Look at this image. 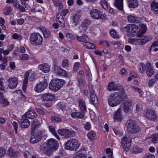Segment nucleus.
I'll use <instances>...</instances> for the list:
<instances>
[{
    "mask_svg": "<svg viewBox=\"0 0 158 158\" xmlns=\"http://www.w3.org/2000/svg\"><path fill=\"white\" fill-rule=\"evenodd\" d=\"M134 27L132 33V36H134L137 35L139 38L131 39V42L133 44L136 45H142L152 40V37L151 36H144L141 34L140 32L138 33L139 29L138 28L137 25L134 24Z\"/></svg>",
    "mask_w": 158,
    "mask_h": 158,
    "instance_id": "obj_1",
    "label": "nucleus"
},
{
    "mask_svg": "<svg viewBox=\"0 0 158 158\" xmlns=\"http://www.w3.org/2000/svg\"><path fill=\"white\" fill-rule=\"evenodd\" d=\"M65 83V81L63 79L52 80L49 84V89L52 91L56 92L60 89Z\"/></svg>",
    "mask_w": 158,
    "mask_h": 158,
    "instance_id": "obj_2",
    "label": "nucleus"
},
{
    "mask_svg": "<svg viewBox=\"0 0 158 158\" xmlns=\"http://www.w3.org/2000/svg\"><path fill=\"white\" fill-rule=\"evenodd\" d=\"M128 132L133 134L136 133L140 131V128L137 124L136 122L133 120L130 119L126 123Z\"/></svg>",
    "mask_w": 158,
    "mask_h": 158,
    "instance_id": "obj_3",
    "label": "nucleus"
},
{
    "mask_svg": "<svg viewBox=\"0 0 158 158\" xmlns=\"http://www.w3.org/2000/svg\"><path fill=\"white\" fill-rule=\"evenodd\" d=\"M43 40L42 37L38 33H32L30 35V42L34 46L41 44Z\"/></svg>",
    "mask_w": 158,
    "mask_h": 158,
    "instance_id": "obj_4",
    "label": "nucleus"
},
{
    "mask_svg": "<svg viewBox=\"0 0 158 158\" xmlns=\"http://www.w3.org/2000/svg\"><path fill=\"white\" fill-rule=\"evenodd\" d=\"M121 99V97L118 94L114 93H112L108 98V103L111 106L114 107L119 104Z\"/></svg>",
    "mask_w": 158,
    "mask_h": 158,
    "instance_id": "obj_5",
    "label": "nucleus"
},
{
    "mask_svg": "<svg viewBox=\"0 0 158 158\" xmlns=\"http://www.w3.org/2000/svg\"><path fill=\"white\" fill-rule=\"evenodd\" d=\"M88 87L90 95V103H92L94 106H96L98 102V99L94 93V91L93 89V86L92 85L89 84L88 85Z\"/></svg>",
    "mask_w": 158,
    "mask_h": 158,
    "instance_id": "obj_6",
    "label": "nucleus"
},
{
    "mask_svg": "<svg viewBox=\"0 0 158 158\" xmlns=\"http://www.w3.org/2000/svg\"><path fill=\"white\" fill-rule=\"evenodd\" d=\"M91 17L95 19H103L106 16L105 14H102L101 12L98 9H93L90 12Z\"/></svg>",
    "mask_w": 158,
    "mask_h": 158,
    "instance_id": "obj_7",
    "label": "nucleus"
},
{
    "mask_svg": "<svg viewBox=\"0 0 158 158\" xmlns=\"http://www.w3.org/2000/svg\"><path fill=\"white\" fill-rule=\"evenodd\" d=\"M131 138L128 135H125L122 138L121 143L123 148H129L131 145Z\"/></svg>",
    "mask_w": 158,
    "mask_h": 158,
    "instance_id": "obj_8",
    "label": "nucleus"
},
{
    "mask_svg": "<svg viewBox=\"0 0 158 158\" xmlns=\"http://www.w3.org/2000/svg\"><path fill=\"white\" fill-rule=\"evenodd\" d=\"M80 144V143L77 140L71 139L65 143V146L66 148L67 147L68 148H78Z\"/></svg>",
    "mask_w": 158,
    "mask_h": 158,
    "instance_id": "obj_9",
    "label": "nucleus"
},
{
    "mask_svg": "<svg viewBox=\"0 0 158 158\" xmlns=\"http://www.w3.org/2000/svg\"><path fill=\"white\" fill-rule=\"evenodd\" d=\"M48 85L47 80H45L37 84L35 87L34 89L37 92H41L46 89Z\"/></svg>",
    "mask_w": 158,
    "mask_h": 158,
    "instance_id": "obj_10",
    "label": "nucleus"
},
{
    "mask_svg": "<svg viewBox=\"0 0 158 158\" xmlns=\"http://www.w3.org/2000/svg\"><path fill=\"white\" fill-rule=\"evenodd\" d=\"M58 132L59 135L65 136L66 138L72 137L74 135L75 133L74 131H70L69 130L67 129H59L58 131Z\"/></svg>",
    "mask_w": 158,
    "mask_h": 158,
    "instance_id": "obj_11",
    "label": "nucleus"
},
{
    "mask_svg": "<svg viewBox=\"0 0 158 158\" xmlns=\"http://www.w3.org/2000/svg\"><path fill=\"white\" fill-rule=\"evenodd\" d=\"M132 105V101L130 99L125 100L123 105V109L125 113H129L131 110Z\"/></svg>",
    "mask_w": 158,
    "mask_h": 158,
    "instance_id": "obj_12",
    "label": "nucleus"
},
{
    "mask_svg": "<svg viewBox=\"0 0 158 158\" xmlns=\"http://www.w3.org/2000/svg\"><path fill=\"white\" fill-rule=\"evenodd\" d=\"M20 126L22 128H27L30 126V123L25 116L24 115L22 116V119L19 122Z\"/></svg>",
    "mask_w": 158,
    "mask_h": 158,
    "instance_id": "obj_13",
    "label": "nucleus"
},
{
    "mask_svg": "<svg viewBox=\"0 0 158 158\" xmlns=\"http://www.w3.org/2000/svg\"><path fill=\"white\" fill-rule=\"evenodd\" d=\"M54 72L58 75L65 77L67 76V72L64 69H62L60 66L55 65L53 69Z\"/></svg>",
    "mask_w": 158,
    "mask_h": 158,
    "instance_id": "obj_14",
    "label": "nucleus"
},
{
    "mask_svg": "<svg viewBox=\"0 0 158 158\" xmlns=\"http://www.w3.org/2000/svg\"><path fill=\"white\" fill-rule=\"evenodd\" d=\"M41 122L38 119H35L33 120L31 124V127L30 133L31 134L34 133L37 127L41 126Z\"/></svg>",
    "mask_w": 158,
    "mask_h": 158,
    "instance_id": "obj_15",
    "label": "nucleus"
},
{
    "mask_svg": "<svg viewBox=\"0 0 158 158\" xmlns=\"http://www.w3.org/2000/svg\"><path fill=\"white\" fill-rule=\"evenodd\" d=\"M7 81L9 83L8 85L9 87L12 89L16 87L18 82V80L16 77L8 79Z\"/></svg>",
    "mask_w": 158,
    "mask_h": 158,
    "instance_id": "obj_16",
    "label": "nucleus"
},
{
    "mask_svg": "<svg viewBox=\"0 0 158 158\" xmlns=\"http://www.w3.org/2000/svg\"><path fill=\"white\" fill-rule=\"evenodd\" d=\"M145 116L147 119L152 121L155 120L156 118V115L155 111L152 110H147Z\"/></svg>",
    "mask_w": 158,
    "mask_h": 158,
    "instance_id": "obj_17",
    "label": "nucleus"
},
{
    "mask_svg": "<svg viewBox=\"0 0 158 158\" xmlns=\"http://www.w3.org/2000/svg\"><path fill=\"white\" fill-rule=\"evenodd\" d=\"M48 148H57L58 147V143L56 140L51 139L46 142Z\"/></svg>",
    "mask_w": 158,
    "mask_h": 158,
    "instance_id": "obj_18",
    "label": "nucleus"
},
{
    "mask_svg": "<svg viewBox=\"0 0 158 158\" xmlns=\"http://www.w3.org/2000/svg\"><path fill=\"white\" fill-rule=\"evenodd\" d=\"M55 99L54 94L51 93H46L41 95V100L44 101H52Z\"/></svg>",
    "mask_w": 158,
    "mask_h": 158,
    "instance_id": "obj_19",
    "label": "nucleus"
},
{
    "mask_svg": "<svg viewBox=\"0 0 158 158\" xmlns=\"http://www.w3.org/2000/svg\"><path fill=\"white\" fill-rule=\"evenodd\" d=\"M121 109L119 108L115 112L114 114L113 119L115 122H121L122 119L121 114Z\"/></svg>",
    "mask_w": 158,
    "mask_h": 158,
    "instance_id": "obj_20",
    "label": "nucleus"
},
{
    "mask_svg": "<svg viewBox=\"0 0 158 158\" xmlns=\"http://www.w3.org/2000/svg\"><path fill=\"white\" fill-rule=\"evenodd\" d=\"M127 19L129 22L138 23L140 21V19L135 15H131L127 16Z\"/></svg>",
    "mask_w": 158,
    "mask_h": 158,
    "instance_id": "obj_21",
    "label": "nucleus"
},
{
    "mask_svg": "<svg viewBox=\"0 0 158 158\" xmlns=\"http://www.w3.org/2000/svg\"><path fill=\"white\" fill-rule=\"evenodd\" d=\"M146 74L148 77H151L154 74L155 72L153 70L150 62H148L146 64Z\"/></svg>",
    "mask_w": 158,
    "mask_h": 158,
    "instance_id": "obj_22",
    "label": "nucleus"
},
{
    "mask_svg": "<svg viewBox=\"0 0 158 158\" xmlns=\"http://www.w3.org/2000/svg\"><path fill=\"white\" fill-rule=\"evenodd\" d=\"M26 118L29 119H33L37 117V115L35 111L31 110L26 112L24 115Z\"/></svg>",
    "mask_w": 158,
    "mask_h": 158,
    "instance_id": "obj_23",
    "label": "nucleus"
},
{
    "mask_svg": "<svg viewBox=\"0 0 158 158\" xmlns=\"http://www.w3.org/2000/svg\"><path fill=\"white\" fill-rule=\"evenodd\" d=\"M39 69L44 72V73H47L50 71V68L48 65L47 64H40L38 67Z\"/></svg>",
    "mask_w": 158,
    "mask_h": 158,
    "instance_id": "obj_24",
    "label": "nucleus"
},
{
    "mask_svg": "<svg viewBox=\"0 0 158 158\" xmlns=\"http://www.w3.org/2000/svg\"><path fill=\"white\" fill-rule=\"evenodd\" d=\"M79 106L81 111L82 113H85L86 111V105L85 101L82 99L79 100L78 101Z\"/></svg>",
    "mask_w": 158,
    "mask_h": 158,
    "instance_id": "obj_25",
    "label": "nucleus"
},
{
    "mask_svg": "<svg viewBox=\"0 0 158 158\" xmlns=\"http://www.w3.org/2000/svg\"><path fill=\"white\" fill-rule=\"evenodd\" d=\"M130 7L133 8L137 7L139 5L138 1L137 0H127Z\"/></svg>",
    "mask_w": 158,
    "mask_h": 158,
    "instance_id": "obj_26",
    "label": "nucleus"
},
{
    "mask_svg": "<svg viewBox=\"0 0 158 158\" xmlns=\"http://www.w3.org/2000/svg\"><path fill=\"white\" fill-rule=\"evenodd\" d=\"M91 23V22L90 20L87 19H85L81 24V27L82 29L85 31L87 29L88 26H89Z\"/></svg>",
    "mask_w": 158,
    "mask_h": 158,
    "instance_id": "obj_27",
    "label": "nucleus"
},
{
    "mask_svg": "<svg viewBox=\"0 0 158 158\" xmlns=\"http://www.w3.org/2000/svg\"><path fill=\"white\" fill-rule=\"evenodd\" d=\"M83 44L87 49H95L96 48L94 44L90 43L88 41L86 42L83 43Z\"/></svg>",
    "mask_w": 158,
    "mask_h": 158,
    "instance_id": "obj_28",
    "label": "nucleus"
},
{
    "mask_svg": "<svg viewBox=\"0 0 158 158\" xmlns=\"http://www.w3.org/2000/svg\"><path fill=\"white\" fill-rule=\"evenodd\" d=\"M134 24H129L125 27L124 30H126L130 36H132V33Z\"/></svg>",
    "mask_w": 158,
    "mask_h": 158,
    "instance_id": "obj_29",
    "label": "nucleus"
},
{
    "mask_svg": "<svg viewBox=\"0 0 158 158\" xmlns=\"http://www.w3.org/2000/svg\"><path fill=\"white\" fill-rule=\"evenodd\" d=\"M32 135L30 139V141L31 143H35L39 142L41 139L40 138L36 133L35 134Z\"/></svg>",
    "mask_w": 158,
    "mask_h": 158,
    "instance_id": "obj_30",
    "label": "nucleus"
},
{
    "mask_svg": "<svg viewBox=\"0 0 158 158\" xmlns=\"http://www.w3.org/2000/svg\"><path fill=\"white\" fill-rule=\"evenodd\" d=\"M123 0H116L115 6L119 10H122L123 9Z\"/></svg>",
    "mask_w": 158,
    "mask_h": 158,
    "instance_id": "obj_31",
    "label": "nucleus"
},
{
    "mask_svg": "<svg viewBox=\"0 0 158 158\" xmlns=\"http://www.w3.org/2000/svg\"><path fill=\"white\" fill-rule=\"evenodd\" d=\"M7 154L10 157L13 158L16 157L18 155V152L14 151L13 149H9Z\"/></svg>",
    "mask_w": 158,
    "mask_h": 158,
    "instance_id": "obj_32",
    "label": "nucleus"
},
{
    "mask_svg": "<svg viewBox=\"0 0 158 158\" xmlns=\"http://www.w3.org/2000/svg\"><path fill=\"white\" fill-rule=\"evenodd\" d=\"M108 89L109 91L115 90L118 89V87L116 84L111 82L108 84Z\"/></svg>",
    "mask_w": 158,
    "mask_h": 158,
    "instance_id": "obj_33",
    "label": "nucleus"
},
{
    "mask_svg": "<svg viewBox=\"0 0 158 158\" xmlns=\"http://www.w3.org/2000/svg\"><path fill=\"white\" fill-rule=\"evenodd\" d=\"M151 10L156 14H158V3L153 2L151 4Z\"/></svg>",
    "mask_w": 158,
    "mask_h": 158,
    "instance_id": "obj_34",
    "label": "nucleus"
},
{
    "mask_svg": "<svg viewBox=\"0 0 158 158\" xmlns=\"http://www.w3.org/2000/svg\"><path fill=\"white\" fill-rule=\"evenodd\" d=\"M40 29L42 32L44 37L45 38H48L50 35V31L45 27H41Z\"/></svg>",
    "mask_w": 158,
    "mask_h": 158,
    "instance_id": "obj_35",
    "label": "nucleus"
},
{
    "mask_svg": "<svg viewBox=\"0 0 158 158\" xmlns=\"http://www.w3.org/2000/svg\"><path fill=\"white\" fill-rule=\"evenodd\" d=\"M80 16L79 14H75L73 17V23L74 26H76L78 23Z\"/></svg>",
    "mask_w": 158,
    "mask_h": 158,
    "instance_id": "obj_36",
    "label": "nucleus"
},
{
    "mask_svg": "<svg viewBox=\"0 0 158 158\" xmlns=\"http://www.w3.org/2000/svg\"><path fill=\"white\" fill-rule=\"evenodd\" d=\"M71 116L72 117H77L80 118H82L84 117V114L81 113L80 112H75L72 113L71 114Z\"/></svg>",
    "mask_w": 158,
    "mask_h": 158,
    "instance_id": "obj_37",
    "label": "nucleus"
},
{
    "mask_svg": "<svg viewBox=\"0 0 158 158\" xmlns=\"http://www.w3.org/2000/svg\"><path fill=\"white\" fill-rule=\"evenodd\" d=\"M76 39L79 41L83 42V43L86 42L88 41V37L85 35H83L81 36L77 35L76 36Z\"/></svg>",
    "mask_w": 158,
    "mask_h": 158,
    "instance_id": "obj_38",
    "label": "nucleus"
},
{
    "mask_svg": "<svg viewBox=\"0 0 158 158\" xmlns=\"http://www.w3.org/2000/svg\"><path fill=\"white\" fill-rule=\"evenodd\" d=\"M49 129L50 131L56 136V138L58 140H60V137L56 133V131L53 127L52 126H50L49 127Z\"/></svg>",
    "mask_w": 158,
    "mask_h": 158,
    "instance_id": "obj_39",
    "label": "nucleus"
},
{
    "mask_svg": "<svg viewBox=\"0 0 158 158\" xmlns=\"http://www.w3.org/2000/svg\"><path fill=\"white\" fill-rule=\"evenodd\" d=\"M52 122L54 123H58L60 122L62 120L60 118L56 116H53L51 118Z\"/></svg>",
    "mask_w": 158,
    "mask_h": 158,
    "instance_id": "obj_40",
    "label": "nucleus"
},
{
    "mask_svg": "<svg viewBox=\"0 0 158 158\" xmlns=\"http://www.w3.org/2000/svg\"><path fill=\"white\" fill-rule=\"evenodd\" d=\"M146 64L145 65L143 63H141L140 64L139 69L140 72L141 73H143L144 70H146Z\"/></svg>",
    "mask_w": 158,
    "mask_h": 158,
    "instance_id": "obj_41",
    "label": "nucleus"
},
{
    "mask_svg": "<svg viewBox=\"0 0 158 158\" xmlns=\"http://www.w3.org/2000/svg\"><path fill=\"white\" fill-rule=\"evenodd\" d=\"M77 81L79 86H83L85 85V82L82 78L81 77L78 78Z\"/></svg>",
    "mask_w": 158,
    "mask_h": 158,
    "instance_id": "obj_42",
    "label": "nucleus"
},
{
    "mask_svg": "<svg viewBox=\"0 0 158 158\" xmlns=\"http://www.w3.org/2000/svg\"><path fill=\"white\" fill-rule=\"evenodd\" d=\"M95 135V133L94 132L92 131H89L87 135L88 138L91 140H93Z\"/></svg>",
    "mask_w": 158,
    "mask_h": 158,
    "instance_id": "obj_43",
    "label": "nucleus"
},
{
    "mask_svg": "<svg viewBox=\"0 0 158 158\" xmlns=\"http://www.w3.org/2000/svg\"><path fill=\"white\" fill-rule=\"evenodd\" d=\"M0 103L3 106L5 107L8 105L9 104V102L6 99H0Z\"/></svg>",
    "mask_w": 158,
    "mask_h": 158,
    "instance_id": "obj_44",
    "label": "nucleus"
},
{
    "mask_svg": "<svg viewBox=\"0 0 158 158\" xmlns=\"http://www.w3.org/2000/svg\"><path fill=\"white\" fill-rule=\"evenodd\" d=\"M140 27H141V31H139L140 33L143 35V34L146 32L147 30V27L145 25L143 24H141L140 25Z\"/></svg>",
    "mask_w": 158,
    "mask_h": 158,
    "instance_id": "obj_45",
    "label": "nucleus"
},
{
    "mask_svg": "<svg viewBox=\"0 0 158 158\" xmlns=\"http://www.w3.org/2000/svg\"><path fill=\"white\" fill-rule=\"evenodd\" d=\"M110 36L116 39H118V36L116 34V31L114 30H111L110 31Z\"/></svg>",
    "mask_w": 158,
    "mask_h": 158,
    "instance_id": "obj_46",
    "label": "nucleus"
},
{
    "mask_svg": "<svg viewBox=\"0 0 158 158\" xmlns=\"http://www.w3.org/2000/svg\"><path fill=\"white\" fill-rule=\"evenodd\" d=\"M52 1L54 5L57 6L59 7V10L60 11V10H61L62 9V5L61 4V3L58 2V0H52Z\"/></svg>",
    "mask_w": 158,
    "mask_h": 158,
    "instance_id": "obj_47",
    "label": "nucleus"
},
{
    "mask_svg": "<svg viewBox=\"0 0 158 158\" xmlns=\"http://www.w3.org/2000/svg\"><path fill=\"white\" fill-rule=\"evenodd\" d=\"M45 131V130L43 129L38 131L36 134L41 139L42 137L44 135Z\"/></svg>",
    "mask_w": 158,
    "mask_h": 158,
    "instance_id": "obj_48",
    "label": "nucleus"
},
{
    "mask_svg": "<svg viewBox=\"0 0 158 158\" xmlns=\"http://www.w3.org/2000/svg\"><path fill=\"white\" fill-rule=\"evenodd\" d=\"M11 11V6H6L3 10L4 13L6 15H8L10 14Z\"/></svg>",
    "mask_w": 158,
    "mask_h": 158,
    "instance_id": "obj_49",
    "label": "nucleus"
},
{
    "mask_svg": "<svg viewBox=\"0 0 158 158\" xmlns=\"http://www.w3.org/2000/svg\"><path fill=\"white\" fill-rule=\"evenodd\" d=\"M130 151L132 153L137 154L143 151L142 149H131Z\"/></svg>",
    "mask_w": 158,
    "mask_h": 158,
    "instance_id": "obj_50",
    "label": "nucleus"
},
{
    "mask_svg": "<svg viewBox=\"0 0 158 158\" xmlns=\"http://www.w3.org/2000/svg\"><path fill=\"white\" fill-rule=\"evenodd\" d=\"M19 58L20 59L23 60H27L29 59V56L27 54H23L20 55L19 56Z\"/></svg>",
    "mask_w": 158,
    "mask_h": 158,
    "instance_id": "obj_51",
    "label": "nucleus"
},
{
    "mask_svg": "<svg viewBox=\"0 0 158 158\" xmlns=\"http://www.w3.org/2000/svg\"><path fill=\"white\" fill-rule=\"evenodd\" d=\"M69 62L68 60L65 59L62 62V66L63 68L69 67Z\"/></svg>",
    "mask_w": 158,
    "mask_h": 158,
    "instance_id": "obj_52",
    "label": "nucleus"
},
{
    "mask_svg": "<svg viewBox=\"0 0 158 158\" xmlns=\"http://www.w3.org/2000/svg\"><path fill=\"white\" fill-rule=\"evenodd\" d=\"M56 21L60 27H63L65 26L64 21L62 18H61L60 20H56Z\"/></svg>",
    "mask_w": 158,
    "mask_h": 158,
    "instance_id": "obj_53",
    "label": "nucleus"
},
{
    "mask_svg": "<svg viewBox=\"0 0 158 158\" xmlns=\"http://www.w3.org/2000/svg\"><path fill=\"white\" fill-rule=\"evenodd\" d=\"M100 3L102 7L105 9L106 10L108 8V4L106 1H100Z\"/></svg>",
    "mask_w": 158,
    "mask_h": 158,
    "instance_id": "obj_54",
    "label": "nucleus"
},
{
    "mask_svg": "<svg viewBox=\"0 0 158 158\" xmlns=\"http://www.w3.org/2000/svg\"><path fill=\"white\" fill-rule=\"evenodd\" d=\"M106 152L107 154H109L107 156L108 158H112L113 153L112 151L111 150V149H106Z\"/></svg>",
    "mask_w": 158,
    "mask_h": 158,
    "instance_id": "obj_55",
    "label": "nucleus"
},
{
    "mask_svg": "<svg viewBox=\"0 0 158 158\" xmlns=\"http://www.w3.org/2000/svg\"><path fill=\"white\" fill-rule=\"evenodd\" d=\"M158 46V42L157 41H155L152 44L150 49V52H151L152 50V49Z\"/></svg>",
    "mask_w": 158,
    "mask_h": 158,
    "instance_id": "obj_56",
    "label": "nucleus"
},
{
    "mask_svg": "<svg viewBox=\"0 0 158 158\" xmlns=\"http://www.w3.org/2000/svg\"><path fill=\"white\" fill-rule=\"evenodd\" d=\"M86 156L82 153H79L78 154L75 155L72 158H86Z\"/></svg>",
    "mask_w": 158,
    "mask_h": 158,
    "instance_id": "obj_57",
    "label": "nucleus"
},
{
    "mask_svg": "<svg viewBox=\"0 0 158 158\" xmlns=\"http://www.w3.org/2000/svg\"><path fill=\"white\" fill-rule=\"evenodd\" d=\"M158 138V134H156L153 136L152 141L154 143H156L157 142V139Z\"/></svg>",
    "mask_w": 158,
    "mask_h": 158,
    "instance_id": "obj_58",
    "label": "nucleus"
},
{
    "mask_svg": "<svg viewBox=\"0 0 158 158\" xmlns=\"http://www.w3.org/2000/svg\"><path fill=\"white\" fill-rule=\"evenodd\" d=\"M56 150V149H47L46 152V154L50 156L52 154L53 151Z\"/></svg>",
    "mask_w": 158,
    "mask_h": 158,
    "instance_id": "obj_59",
    "label": "nucleus"
},
{
    "mask_svg": "<svg viewBox=\"0 0 158 158\" xmlns=\"http://www.w3.org/2000/svg\"><path fill=\"white\" fill-rule=\"evenodd\" d=\"M85 129L87 130H89L91 128V125L89 123L87 122L84 125Z\"/></svg>",
    "mask_w": 158,
    "mask_h": 158,
    "instance_id": "obj_60",
    "label": "nucleus"
},
{
    "mask_svg": "<svg viewBox=\"0 0 158 158\" xmlns=\"http://www.w3.org/2000/svg\"><path fill=\"white\" fill-rule=\"evenodd\" d=\"M100 44L104 46H107V47H109L110 45L108 42L105 40L101 41Z\"/></svg>",
    "mask_w": 158,
    "mask_h": 158,
    "instance_id": "obj_61",
    "label": "nucleus"
},
{
    "mask_svg": "<svg viewBox=\"0 0 158 158\" xmlns=\"http://www.w3.org/2000/svg\"><path fill=\"white\" fill-rule=\"evenodd\" d=\"M12 125L14 128L15 133L16 134H17V128H18L17 123L16 122L14 121L12 123Z\"/></svg>",
    "mask_w": 158,
    "mask_h": 158,
    "instance_id": "obj_62",
    "label": "nucleus"
},
{
    "mask_svg": "<svg viewBox=\"0 0 158 158\" xmlns=\"http://www.w3.org/2000/svg\"><path fill=\"white\" fill-rule=\"evenodd\" d=\"M156 81L155 79H153L150 80L148 82V85L150 87L153 86L154 84L155 83Z\"/></svg>",
    "mask_w": 158,
    "mask_h": 158,
    "instance_id": "obj_63",
    "label": "nucleus"
},
{
    "mask_svg": "<svg viewBox=\"0 0 158 158\" xmlns=\"http://www.w3.org/2000/svg\"><path fill=\"white\" fill-rule=\"evenodd\" d=\"M155 156L151 154L147 153L146 154L143 158H155Z\"/></svg>",
    "mask_w": 158,
    "mask_h": 158,
    "instance_id": "obj_64",
    "label": "nucleus"
}]
</instances>
